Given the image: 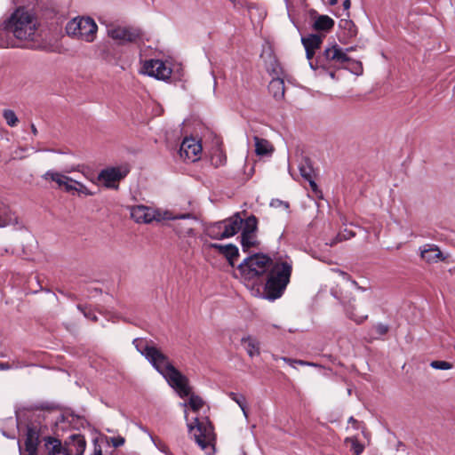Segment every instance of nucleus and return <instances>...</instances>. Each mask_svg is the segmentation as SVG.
I'll use <instances>...</instances> for the list:
<instances>
[{"instance_id":"24","label":"nucleus","mask_w":455,"mask_h":455,"mask_svg":"<svg viewBox=\"0 0 455 455\" xmlns=\"http://www.w3.org/2000/svg\"><path fill=\"white\" fill-rule=\"evenodd\" d=\"M269 92L273 96L279 100L284 96V83L280 78L273 79L268 85Z\"/></svg>"},{"instance_id":"17","label":"nucleus","mask_w":455,"mask_h":455,"mask_svg":"<svg viewBox=\"0 0 455 455\" xmlns=\"http://www.w3.org/2000/svg\"><path fill=\"white\" fill-rule=\"evenodd\" d=\"M241 344L251 358L260 355V342L256 337L251 335L243 336L241 339Z\"/></svg>"},{"instance_id":"35","label":"nucleus","mask_w":455,"mask_h":455,"mask_svg":"<svg viewBox=\"0 0 455 455\" xmlns=\"http://www.w3.org/2000/svg\"><path fill=\"white\" fill-rule=\"evenodd\" d=\"M75 180L68 176V180L65 184H63V187L67 192L74 191L76 188V184H74Z\"/></svg>"},{"instance_id":"52","label":"nucleus","mask_w":455,"mask_h":455,"mask_svg":"<svg viewBox=\"0 0 455 455\" xmlns=\"http://www.w3.org/2000/svg\"><path fill=\"white\" fill-rule=\"evenodd\" d=\"M349 422L355 423V422H356V420H355L353 417H351V418L349 419Z\"/></svg>"},{"instance_id":"47","label":"nucleus","mask_w":455,"mask_h":455,"mask_svg":"<svg viewBox=\"0 0 455 455\" xmlns=\"http://www.w3.org/2000/svg\"><path fill=\"white\" fill-rule=\"evenodd\" d=\"M297 364L309 366V362L303 360H297Z\"/></svg>"},{"instance_id":"27","label":"nucleus","mask_w":455,"mask_h":455,"mask_svg":"<svg viewBox=\"0 0 455 455\" xmlns=\"http://www.w3.org/2000/svg\"><path fill=\"white\" fill-rule=\"evenodd\" d=\"M3 116L5 119L7 124L11 127L16 126L19 122V119H18L16 114L14 113V111H12L11 109L4 110Z\"/></svg>"},{"instance_id":"43","label":"nucleus","mask_w":455,"mask_h":455,"mask_svg":"<svg viewBox=\"0 0 455 455\" xmlns=\"http://www.w3.org/2000/svg\"><path fill=\"white\" fill-rule=\"evenodd\" d=\"M281 359L289 363L291 366H294V364H297V359H291V358H288V357H281Z\"/></svg>"},{"instance_id":"40","label":"nucleus","mask_w":455,"mask_h":455,"mask_svg":"<svg viewBox=\"0 0 455 455\" xmlns=\"http://www.w3.org/2000/svg\"><path fill=\"white\" fill-rule=\"evenodd\" d=\"M12 369V365L9 363H0V371H8Z\"/></svg>"},{"instance_id":"4","label":"nucleus","mask_w":455,"mask_h":455,"mask_svg":"<svg viewBox=\"0 0 455 455\" xmlns=\"http://www.w3.org/2000/svg\"><path fill=\"white\" fill-rule=\"evenodd\" d=\"M349 60L350 58L343 50L338 44H333L319 54L315 61H310L309 66L313 70L322 69L327 72L334 79L336 70L344 68Z\"/></svg>"},{"instance_id":"6","label":"nucleus","mask_w":455,"mask_h":455,"mask_svg":"<svg viewBox=\"0 0 455 455\" xmlns=\"http://www.w3.org/2000/svg\"><path fill=\"white\" fill-rule=\"evenodd\" d=\"M97 30V24L90 17H76L66 26V31L69 36L87 43L95 40Z\"/></svg>"},{"instance_id":"30","label":"nucleus","mask_w":455,"mask_h":455,"mask_svg":"<svg viewBox=\"0 0 455 455\" xmlns=\"http://www.w3.org/2000/svg\"><path fill=\"white\" fill-rule=\"evenodd\" d=\"M430 366L436 370H450L452 368V364L446 361H433Z\"/></svg>"},{"instance_id":"51","label":"nucleus","mask_w":455,"mask_h":455,"mask_svg":"<svg viewBox=\"0 0 455 455\" xmlns=\"http://www.w3.org/2000/svg\"><path fill=\"white\" fill-rule=\"evenodd\" d=\"M353 50H354L353 47H349V48H347L344 52L347 54V52H351Z\"/></svg>"},{"instance_id":"32","label":"nucleus","mask_w":455,"mask_h":455,"mask_svg":"<svg viewBox=\"0 0 455 455\" xmlns=\"http://www.w3.org/2000/svg\"><path fill=\"white\" fill-rule=\"evenodd\" d=\"M212 163L216 166H221L226 163V156L220 152H217L212 157Z\"/></svg>"},{"instance_id":"41","label":"nucleus","mask_w":455,"mask_h":455,"mask_svg":"<svg viewBox=\"0 0 455 455\" xmlns=\"http://www.w3.org/2000/svg\"><path fill=\"white\" fill-rule=\"evenodd\" d=\"M11 365H12V369H19L27 366V364L20 363L19 361H13Z\"/></svg>"},{"instance_id":"37","label":"nucleus","mask_w":455,"mask_h":455,"mask_svg":"<svg viewBox=\"0 0 455 455\" xmlns=\"http://www.w3.org/2000/svg\"><path fill=\"white\" fill-rule=\"evenodd\" d=\"M375 330L379 335H384L388 331V326L384 323H378L375 326Z\"/></svg>"},{"instance_id":"36","label":"nucleus","mask_w":455,"mask_h":455,"mask_svg":"<svg viewBox=\"0 0 455 455\" xmlns=\"http://www.w3.org/2000/svg\"><path fill=\"white\" fill-rule=\"evenodd\" d=\"M354 235H355V234H354L353 232H351V231L347 232V235H341L340 234H339V235L336 236V240H335V241H333V242H331V243H330V245H333V244H335L337 242L342 241L343 239H348V238H350V237H352V236H354Z\"/></svg>"},{"instance_id":"8","label":"nucleus","mask_w":455,"mask_h":455,"mask_svg":"<svg viewBox=\"0 0 455 455\" xmlns=\"http://www.w3.org/2000/svg\"><path fill=\"white\" fill-rule=\"evenodd\" d=\"M130 215L131 218L135 222L144 224H148L154 220L161 221L162 220H178L191 217V214H183L180 216L171 217L167 216V213H165L164 216H162L160 212H158L157 210L142 204L131 206Z\"/></svg>"},{"instance_id":"23","label":"nucleus","mask_w":455,"mask_h":455,"mask_svg":"<svg viewBox=\"0 0 455 455\" xmlns=\"http://www.w3.org/2000/svg\"><path fill=\"white\" fill-rule=\"evenodd\" d=\"M421 258L428 263L438 262L443 259L441 251L436 246H429L421 250Z\"/></svg>"},{"instance_id":"13","label":"nucleus","mask_w":455,"mask_h":455,"mask_svg":"<svg viewBox=\"0 0 455 455\" xmlns=\"http://www.w3.org/2000/svg\"><path fill=\"white\" fill-rule=\"evenodd\" d=\"M201 144L193 138H186L183 140L180 148V156L184 160L195 162L201 153Z\"/></svg>"},{"instance_id":"29","label":"nucleus","mask_w":455,"mask_h":455,"mask_svg":"<svg viewBox=\"0 0 455 455\" xmlns=\"http://www.w3.org/2000/svg\"><path fill=\"white\" fill-rule=\"evenodd\" d=\"M346 63H347V68H349L351 70L352 73L359 76V75H362L363 73V66H362V63L360 61H356V60H352L350 59L349 61H347ZM344 68H347V66H345Z\"/></svg>"},{"instance_id":"48","label":"nucleus","mask_w":455,"mask_h":455,"mask_svg":"<svg viewBox=\"0 0 455 455\" xmlns=\"http://www.w3.org/2000/svg\"><path fill=\"white\" fill-rule=\"evenodd\" d=\"M309 366L315 367V368H321L322 367V365H320L318 363H312V362H309Z\"/></svg>"},{"instance_id":"44","label":"nucleus","mask_w":455,"mask_h":455,"mask_svg":"<svg viewBox=\"0 0 455 455\" xmlns=\"http://www.w3.org/2000/svg\"><path fill=\"white\" fill-rule=\"evenodd\" d=\"M307 180L309 182V185H310L312 190L314 192H317L318 191V188H317L316 183L314 181L313 178H311L310 180Z\"/></svg>"},{"instance_id":"9","label":"nucleus","mask_w":455,"mask_h":455,"mask_svg":"<svg viewBox=\"0 0 455 455\" xmlns=\"http://www.w3.org/2000/svg\"><path fill=\"white\" fill-rule=\"evenodd\" d=\"M258 228V220L254 215L245 219L242 224L241 245L243 251H249L252 247L259 245L256 232Z\"/></svg>"},{"instance_id":"19","label":"nucleus","mask_w":455,"mask_h":455,"mask_svg":"<svg viewBox=\"0 0 455 455\" xmlns=\"http://www.w3.org/2000/svg\"><path fill=\"white\" fill-rule=\"evenodd\" d=\"M44 446L49 455H69L57 438L52 436L44 438Z\"/></svg>"},{"instance_id":"39","label":"nucleus","mask_w":455,"mask_h":455,"mask_svg":"<svg viewBox=\"0 0 455 455\" xmlns=\"http://www.w3.org/2000/svg\"><path fill=\"white\" fill-rule=\"evenodd\" d=\"M353 450L355 455H359L363 452V447L356 442L353 443Z\"/></svg>"},{"instance_id":"2","label":"nucleus","mask_w":455,"mask_h":455,"mask_svg":"<svg viewBox=\"0 0 455 455\" xmlns=\"http://www.w3.org/2000/svg\"><path fill=\"white\" fill-rule=\"evenodd\" d=\"M133 345L138 352L144 355L156 370L161 373L169 385L173 387L180 397L190 395L188 379L181 374L157 347L148 345L143 339H133Z\"/></svg>"},{"instance_id":"21","label":"nucleus","mask_w":455,"mask_h":455,"mask_svg":"<svg viewBox=\"0 0 455 455\" xmlns=\"http://www.w3.org/2000/svg\"><path fill=\"white\" fill-rule=\"evenodd\" d=\"M255 142V153L257 156H271L274 152L273 145L265 139L259 138L258 136L254 137Z\"/></svg>"},{"instance_id":"12","label":"nucleus","mask_w":455,"mask_h":455,"mask_svg":"<svg viewBox=\"0 0 455 455\" xmlns=\"http://www.w3.org/2000/svg\"><path fill=\"white\" fill-rule=\"evenodd\" d=\"M108 35L120 44L135 42L140 36L138 29L121 26H109Z\"/></svg>"},{"instance_id":"31","label":"nucleus","mask_w":455,"mask_h":455,"mask_svg":"<svg viewBox=\"0 0 455 455\" xmlns=\"http://www.w3.org/2000/svg\"><path fill=\"white\" fill-rule=\"evenodd\" d=\"M299 172L305 180L313 178V169L308 164H302L299 166Z\"/></svg>"},{"instance_id":"1","label":"nucleus","mask_w":455,"mask_h":455,"mask_svg":"<svg viewBox=\"0 0 455 455\" xmlns=\"http://www.w3.org/2000/svg\"><path fill=\"white\" fill-rule=\"evenodd\" d=\"M241 281L254 291L261 283V276L267 274L264 298L274 300L282 296L291 274V265L286 261H274L268 256L256 253L244 259L237 267Z\"/></svg>"},{"instance_id":"50","label":"nucleus","mask_w":455,"mask_h":455,"mask_svg":"<svg viewBox=\"0 0 455 455\" xmlns=\"http://www.w3.org/2000/svg\"><path fill=\"white\" fill-rule=\"evenodd\" d=\"M338 3V0H330V4L331 5H335L336 4Z\"/></svg>"},{"instance_id":"15","label":"nucleus","mask_w":455,"mask_h":455,"mask_svg":"<svg viewBox=\"0 0 455 455\" xmlns=\"http://www.w3.org/2000/svg\"><path fill=\"white\" fill-rule=\"evenodd\" d=\"M332 294L334 295L335 298L341 301V303L344 306L346 315L351 320H353L356 323H362L367 319V315H359L354 312L355 309V306L352 304V301H355L354 298L347 299V298L343 297L341 294H339L337 291H332Z\"/></svg>"},{"instance_id":"16","label":"nucleus","mask_w":455,"mask_h":455,"mask_svg":"<svg viewBox=\"0 0 455 455\" xmlns=\"http://www.w3.org/2000/svg\"><path fill=\"white\" fill-rule=\"evenodd\" d=\"M210 247L216 249L220 254L224 255L231 266H234V260L239 256L238 248L232 243L226 245L211 243Z\"/></svg>"},{"instance_id":"5","label":"nucleus","mask_w":455,"mask_h":455,"mask_svg":"<svg viewBox=\"0 0 455 455\" xmlns=\"http://www.w3.org/2000/svg\"><path fill=\"white\" fill-rule=\"evenodd\" d=\"M243 222V220L237 212L228 219L208 225L205 228V234L215 240L229 238L240 231Z\"/></svg>"},{"instance_id":"3","label":"nucleus","mask_w":455,"mask_h":455,"mask_svg":"<svg viewBox=\"0 0 455 455\" xmlns=\"http://www.w3.org/2000/svg\"><path fill=\"white\" fill-rule=\"evenodd\" d=\"M5 28L19 40L35 41L38 22L31 12L20 7L8 19Z\"/></svg>"},{"instance_id":"34","label":"nucleus","mask_w":455,"mask_h":455,"mask_svg":"<svg viewBox=\"0 0 455 455\" xmlns=\"http://www.w3.org/2000/svg\"><path fill=\"white\" fill-rule=\"evenodd\" d=\"M335 272L338 273L339 275H341L345 280L350 282L354 287L357 288L358 290H363V288L361 286H359L358 283L355 280H352L350 275H347V273H345L341 270H339V269L335 270Z\"/></svg>"},{"instance_id":"26","label":"nucleus","mask_w":455,"mask_h":455,"mask_svg":"<svg viewBox=\"0 0 455 455\" xmlns=\"http://www.w3.org/2000/svg\"><path fill=\"white\" fill-rule=\"evenodd\" d=\"M228 395L233 401H235L239 405V407L243 411L244 417L247 418L248 413H247V409H246L245 397L243 395H238L234 392H230Z\"/></svg>"},{"instance_id":"38","label":"nucleus","mask_w":455,"mask_h":455,"mask_svg":"<svg viewBox=\"0 0 455 455\" xmlns=\"http://www.w3.org/2000/svg\"><path fill=\"white\" fill-rule=\"evenodd\" d=\"M111 442L114 447H120L124 443V438L122 436L113 437Z\"/></svg>"},{"instance_id":"22","label":"nucleus","mask_w":455,"mask_h":455,"mask_svg":"<svg viewBox=\"0 0 455 455\" xmlns=\"http://www.w3.org/2000/svg\"><path fill=\"white\" fill-rule=\"evenodd\" d=\"M68 444L70 445L71 451L74 450L75 455L84 454L86 447V442L82 435L74 434L70 435Z\"/></svg>"},{"instance_id":"33","label":"nucleus","mask_w":455,"mask_h":455,"mask_svg":"<svg viewBox=\"0 0 455 455\" xmlns=\"http://www.w3.org/2000/svg\"><path fill=\"white\" fill-rule=\"evenodd\" d=\"M74 184H76L75 191L78 192L79 194H83V195H85V196H92L93 194L84 184H82V183H80L78 181H74Z\"/></svg>"},{"instance_id":"11","label":"nucleus","mask_w":455,"mask_h":455,"mask_svg":"<svg viewBox=\"0 0 455 455\" xmlns=\"http://www.w3.org/2000/svg\"><path fill=\"white\" fill-rule=\"evenodd\" d=\"M129 172L127 166L109 167L102 170L98 179L103 182L108 188H117V183L123 180Z\"/></svg>"},{"instance_id":"14","label":"nucleus","mask_w":455,"mask_h":455,"mask_svg":"<svg viewBox=\"0 0 455 455\" xmlns=\"http://www.w3.org/2000/svg\"><path fill=\"white\" fill-rule=\"evenodd\" d=\"M323 36L318 34H310L307 36H303L301 42L306 50V57L310 61L315 55V50L320 48L323 43Z\"/></svg>"},{"instance_id":"45","label":"nucleus","mask_w":455,"mask_h":455,"mask_svg":"<svg viewBox=\"0 0 455 455\" xmlns=\"http://www.w3.org/2000/svg\"><path fill=\"white\" fill-rule=\"evenodd\" d=\"M350 6H351L350 0H345L343 2V7H344L345 10H348L350 8Z\"/></svg>"},{"instance_id":"28","label":"nucleus","mask_w":455,"mask_h":455,"mask_svg":"<svg viewBox=\"0 0 455 455\" xmlns=\"http://www.w3.org/2000/svg\"><path fill=\"white\" fill-rule=\"evenodd\" d=\"M204 401L201 397L196 395H191L188 404L194 411H198L204 406Z\"/></svg>"},{"instance_id":"46","label":"nucleus","mask_w":455,"mask_h":455,"mask_svg":"<svg viewBox=\"0 0 455 455\" xmlns=\"http://www.w3.org/2000/svg\"><path fill=\"white\" fill-rule=\"evenodd\" d=\"M163 452H164L166 455H171V453L169 452V450L168 448L163 444L161 447H158Z\"/></svg>"},{"instance_id":"7","label":"nucleus","mask_w":455,"mask_h":455,"mask_svg":"<svg viewBox=\"0 0 455 455\" xmlns=\"http://www.w3.org/2000/svg\"><path fill=\"white\" fill-rule=\"evenodd\" d=\"M195 423V426L188 425L189 431L196 430L194 436L196 443L207 455H212L215 452V434L212 423L208 420L200 421L197 418Z\"/></svg>"},{"instance_id":"42","label":"nucleus","mask_w":455,"mask_h":455,"mask_svg":"<svg viewBox=\"0 0 455 455\" xmlns=\"http://www.w3.org/2000/svg\"><path fill=\"white\" fill-rule=\"evenodd\" d=\"M84 315L85 317L91 319L93 322H96L98 320V317L94 314L90 312V311L89 312H84Z\"/></svg>"},{"instance_id":"10","label":"nucleus","mask_w":455,"mask_h":455,"mask_svg":"<svg viewBox=\"0 0 455 455\" xmlns=\"http://www.w3.org/2000/svg\"><path fill=\"white\" fill-rule=\"evenodd\" d=\"M142 74L158 80H167L171 77L172 68L160 60H148L143 63Z\"/></svg>"},{"instance_id":"49","label":"nucleus","mask_w":455,"mask_h":455,"mask_svg":"<svg viewBox=\"0 0 455 455\" xmlns=\"http://www.w3.org/2000/svg\"><path fill=\"white\" fill-rule=\"evenodd\" d=\"M31 131H32L34 135H36L37 130H36L35 124H31Z\"/></svg>"},{"instance_id":"25","label":"nucleus","mask_w":455,"mask_h":455,"mask_svg":"<svg viewBox=\"0 0 455 455\" xmlns=\"http://www.w3.org/2000/svg\"><path fill=\"white\" fill-rule=\"evenodd\" d=\"M43 179L49 181H53L58 185V188H62L63 184L68 180V176L54 171H48L43 175Z\"/></svg>"},{"instance_id":"18","label":"nucleus","mask_w":455,"mask_h":455,"mask_svg":"<svg viewBox=\"0 0 455 455\" xmlns=\"http://www.w3.org/2000/svg\"><path fill=\"white\" fill-rule=\"evenodd\" d=\"M38 446V435L37 432L33 428L28 427L27 429V438L25 441V451H21V455H31L35 454L37 451Z\"/></svg>"},{"instance_id":"20","label":"nucleus","mask_w":455,"mask_h":455,"mask_svg":"<svg viewBox=\"0 0 455 455\" xmlns=\"http://www.w3.org/2000/svg\"><path fill=\"white\" fill-rule=\"evenodd\" d=\"M334 20L328 15L315 17L312 28L316 31L328 32L334 27Z\"/></svg>"}]
</instances>
